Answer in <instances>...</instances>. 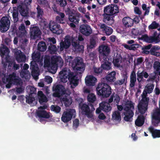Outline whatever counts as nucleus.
Masks as SVG:
<instances>
[{"instance_id": "44", "label": "nucleus", "mask_w": 160, "mask_h": 160, "mask_svg": "<svg viewBox=\"0 0 160 160\" xmlns=\"http://www.w3.org/2000/svg\"><path fill=\"white\" fill-rule=\"evenodd\" d=\"M96 99V97L94 94L91 93L88 95L87 100L90 103H93Z\"/></svg>"}, {"instance_id": "19", "label": "nucleus", "mask_w": 160, "mask_h": 160, "mask_svg": "<svg viewBox=\"0 0 160 160\" xmlns=\"http://www.w3.org/2000/svg\"><path fill=\"white\" fill-rule=\"evenodd\" d=\"M30 33L31 38L36 39L41 35V32L38 27L34 26L30 28Z\"/></svg>"}, {"instance_id": "34", "label": "nucleus", "mask_w": 160, "mask_h": 160, "mask_svg": "<svg viewBox=\"0 0 160 160\" xmlns=\"http://www.w3.org/2000/svg\"><path fill=\"white\" fill-rule=\"evenodd\" d=\"M145 118L143 115H140L138 116L135 121V124L138 127H140L143 125L144 123Z\"/></svg>"}, {"instance_id": "32", "label": "nucleus", "mask_w": 160, "mask_h": 160, "mask_svg": "<svg viewBox=\"0 0 160 160\" xmlns=\"http://www.w3.org/2000/svg\"><path fill=\"white\" fill-rule=\"evenodd\" d=\"M148 130L151 133L153 138H160V130L155 129L152 127H149Z\"/></svg>"}, {"instance_id": "35", "label": "nucleus", "mask_w": 160, "mask_h": 160, "mask_svg": "<svg viewBox=\"0 0 160 160\" xmlns=\"http://www.w3.org/2000/svg\"><path fill=\"white\" fill-rule=\"evenodd\" d=\"M37 114L39 118H49L50 116L49 113L45 110H39L37 112Z\"/></svg>"}, {"instance_id": "62", "label": "nucleus", "mask_w": 160, "mask_h": 160, "mask_svg": "<svg viewBox=\"0 0 160 160\" xmlns=\"http://www.w3.org/2000/svg\"><path fill=\"white\" fill-rule=\"evenodd\" d=\"M40 55L39 53L34 52L32 55V58L33 60L39 59Z\"/></svg>"}, {"instance_id": "38", "label": "nucleus", "mask_w": 160, "mask_h": 160, "mask_svg": "<svg viewBox=\"0 0 160 160\" xmlns=\"http://www.w3.org/2000/svg\"><path fill=\"white\" fill-rule=\"evenodd\" d=\"M9 49L4 45H3L0 48V54L2 57L9 54Z\"/></svg>"}, {"instance_id": "5", "label": "nucleus", "mask_w": 160, "mask_h": 160, "mask_svg": "<svg viewBox=\"0 0 160 160\" xmlns=\"http://www.w3.org/2000/svg\"><path fill=\"white\" fill-rule=\"evenodd\" d=\"M79 106L82 111V113L83 114H85L89 118H92V112L95 110L93 105L91 103L88 104L86 103H79Z\"/></svg>"}, {"instance_id": "9", "label": "nucleus", "mask_w": 160, "mask_h": 160, "mask_svg": "<svg viewBox=\"0 0 160 160\" xmlns=\"http://www.w3.org/2000/svg\"><path fill=\"white\" fill-rule=\"evenodd\" d=\"M110 49L107 45H102L99 48V60H104V58H108V57L110 52Z\"/></svg>"}, {"instance_id": "51", "label": "nucleus", "mask_w": 160, "mask_h": 160, "mask_svg": "<svg viewBox=\"0 0 160 160\" xmlns=\"http://www.w3.org/2000/svg\"><path fill=\"white\" fill-rule=\"evenodd\" d=\"M159 24L156 21H153L152 23L148 26L149 29H153L157 28L159 27Z\"/></svg>"}, {"instance_id": "12", "label": "nucleus", "mask_w": 160, "mask_h": 160, "mask_svg": "<svg viewBox=\"0 0 160 160\" xmlns=\"http://www.w3.org/2000/svg\"><path fill=\"white\" fill-rule=\"evenodd\" d=\"M75 111L73 109H68L63 113L61 120L64 122H67L70 121Z\"/></svg>"}, {"instance_id": "57", "label": "nucleus", "mask_w": 160, "mask_h": 160, "mask_svg": "<svg viewBox=\"0 0 160 160\" xmlns=\"http://www.w3.org/2000/svg\"><path fill=\"white\" fill-rule=\"evenodd\" d=\"M96 44V40L94 38H92L90 39V45L89 48H94Z\"/></svg>"}, {"instance_id": "4", "label": "nucleus", "mask_w": 160, "mask_h": 160, "mask_svg": "<svg viewBox=\"0 0 160 160\" xmlns=\"http://www.w3.org/2000/svg\"><path fill=\"white\" fill-rule=\"evenodd\" d=\"M134 109V103L130 101H128L123 108V114L125 115L124 120L127 122L130 121V119L133 116V110Z\"/></svg>"}, {"instance_id": "16", "label": "nucleus", "mask_w": 160, "mask_h": 160, "mask_svg": "<svg viewBox=\"0 0 160 160\" xmlns=\"http://www.w3.org/2000/svg\"><path fill=\"white\" fill-rule=\"evenodd\" d=\"M97 82V78L92 75H88L85 78V82L87 86H93Z\"/></svg>"}, {"instance_id": "15", "label": "nucleus", "mask_w": 160, "mask_h": 160, "mask_svg": "<svg viewBox=\"0 0 160 160\" xmlns=\"http://www.w3.org/2000/svg\"><path fill=\"white\" fill-rule=\"evenodd\" d=\"M70 72V70L68 71L67 68H63L59 73V75L61 82L65 83L68 81V74Z\"/></svg>"}, {"instance_id": "10", "label": "nucleus", "mask_w": 160, "mask_h": 160, "mask_svg": "<svg viewBox=\"0 0 160 160\" xmlns=\"http://www.w3.org/2000/svg\"><path fill=\"white\" fill-rule=\"evenodd\" d=\"M11 22L9 18L7 16L2 17L0 20V31L4 32L9 28Z\"/></svg>"}, {"instance_id": "13", "label": "nucleus", "mask_w": 160, "mask_h": 160, "mask_svg": "<svg viewBox=\"0 0 160 160\" xmlns=\"http://www.w3.org/2000/svg\"><path fill=\"white\" fill-rule=\"evenodd\" d=\"M68 79L72 88H74L78 85L79 79L78 76L70 71L68 74Z\"/></svg>"}, {"instance_id": "59", "label": "nucleus", "mask_w": 160, "mask_h": 160, "mask_svg": "<svg viewBox=\"0 0 160 160\" xmlns=\"http://www.w3.org/2000/svg\"><path fill=\"white\" fill-rule=\"evenodd\" d=\"M38 99L39 102L40 103L46 102L48 101L47 98L45 95L38 98Z\"/></svg>"}, {"instance_id": "6", "label": "nucleus", "mask_w": 160, "mask_h": 160, "mask_svg": "<svg viewBox=\"0 0 160 160\" xmlns=\"http://www.w3.org/2000/svg\"><path fill=\"white\" fill-rule=\"evenodd\" d=\"M142 93L141 102L138 104V107L139 112L142 115L144 114L147 110L149 98L147 97V95Z\"/></svg>"}, {"instance_id": "43", "label": "nucleus", "mask_w": 160, "mask_h": 160, "mask_svg": "<svg viewBox=\"0 0 160 160\" xmlns=\"http://www.w3.org/2000/svg\"><path fill=\"white\" fill-rule=\"evenodd\" d=\"M20 75L22 78H24L26 79H29L30 77V72L28 70H22Z\"/></svg>"}, {"instance_id": "14", "label": "nucleus", "mask_w": 160, "mask_h": 160, "mask_svg": "<svg viewBox=\"0 0 160 160\" xmlns=\"http://www.w3.org/2000/svg\"><path fill=\"white\" fill-rule=\"evenodd\" d=\"M80 31L83 35L88 36L92 32V29L90 26L87 24H83L80 26Z\"/></svg>"}, {"instance_id": "46", "label": "nucleus", "mask_w": 160, "mask_h": 160, "mask_svg": "<svg viewBox=\"0 0 160 160\" xmlns=\"http://www.w3.org/2000/svg\"><path fill=\"white\" fill-rule=\"evenodd\" d=\"M37 17L38 18L40 19L42 18L43 15L44 14L43 9L39 5H38L37 7Z\"/></svg>"}, {"instance_id": "63", "label": "nucleus", "mask_w": 160, "mask_h": 160, "mask_svg": "<svg viewBox=\"0 0 160 160\" xmlns=\"http://www.w3.org/2000/svg\"><path fill=\"white\" fill-rule=\"evenodd\" d=\"M131 33L134 36H138V35H140L139 31L134 28H133L132 29Z\"/></svg>"}, {"instance_id": "17", "label": "nucleus", "mask_w": 160, "mask_h": 160, "mask_svg": "<svg viewBox=\"0 0 160 160\" xmlns=\"http://www.w3.org/2000/svg\"><path fill=\"white\" fill-rule=\"evenodd\" d=\"M49 28L50 30L53 33L60 34L61 27L60 25L54 22H50L49 24Z\"/></svg>"}, {"instance_id": "24", "label": "nucleus", "mask_w": 160, "mask_h": 160, "mask_svg": "<svg viewBox=\"0 0 160 160\" xmlns=\"http://www.w3.org/2000/svg\"><path fill=\"white\" fill-rule=\"evenodd\" d=\"M122 23L126 28L132 27L133 25V19L129 17H125L122 20Z\"/></svg>"}, {"instance_id": "60", "label": "nucleus", "mask_w": 160, "mask_h": 160, "mask_svg": "<svg viewBox=\"0 0 160 160\" xmlns=\"http://www.w3.org/2000/svg\"><path fill=\"white\" fill-rule=\"evenodd\" d=\"M143 71H142L141 72H140L139 71H138L137 72V74L138 77L137 80L139 82H140L141 81L142 79L143 78Z\"/></svg>"}, {"instance_id": "23", "label": "nucleus", "mask_w": 160, "mask_h": 160, "mask_svg": "<svg viewBox=\"0 0 160 160\" xmlns=\"http://www.w3.org/2000/svg\"><path fill=\"white\" fill-rule=\"evenodd\" d=\"M103 21L109 25H112L114 22L113 18L115 16H111L108 14H103Z\"/></svg>"}, {"instance_id": "21", "label": "nucleus", "mask_w": 160, "mask_h": 160, "mask_svg": "<svg viewBox=\"0 0 160 160\" xmlns=\"http://www.w3.org/2000/svg\"><path fill=\"white\" fill-rule=\"evenodd\" d=\"M102 63L101 64V67L102 69L105 70H109L111 69V60L108 58H104V60H99Z\"/></svg>"}, {"instance_id": "20", "label": "nucleus", "mask_w": 160, "mask_h": 160, "mask_svg": "<svg viewBox=\"0 0 160 160\" xmlns=\"http://www.w3.org/2000/svg\"><path fill=\"white\" fill-rule=\"evenodd\" d=\"M71 93L69 91L68 94L65 93L62 98V101L66 107L69 106L72 103V99L70 96Z\"/></svg>"}, {"instance_id": "64", "label": "nucleus", "mask_w": 160, "mask_h": 160, "mask_svg": "<svg viewBox=\"0 0 160 160\" xmlns=\"http://www.w3.org/2000/svg\"><path fill=\"white\" fill-rule=\"evenodd\" d=\"M114 102L117 104H118L120 100V98L119 95L116 94L115 96L114 95Z\"/></svg>"}, {"instance_id": "31", "label": "nucleus", "mask_w": 160, "mask_h": 160, "mask_svg": "<svg viewBox=\"0 0 160 160\" xmlns=\"http://www.w3.org/2000/svg\"><path fill=\"white\" fill-rule=\"evenodd\" d=\"M160 49V47L158 46H153L150 49V52L151 55L157 57L160 56V53L158 52Z\"/></svg>"}, {"instance_id": "29", "label": "nucleus", "mask_w": 160, "mask_h": 160, "mask_svg": "<svg viewBox=\"0 0 160 160\" xmlns=\"http://www.w3.org/2000/svg\"><path fill=\"white\" fill-rule=\"evenodd\" d=\"M100 107L102 108V110L106 112H109L112 109V107L110 106V104L105 102L101 103L100 104Z\"/></svg>"}, {"instance_id": "50", "label": "nucleus", "mask_w": 160, "mask_h": 160, "mask_svg": "<svg viewBox=\"0 0 160 160\" xmlns=\"http://www.w3.org/2000/svg\"><path fill=\"white\" fill-rule=\"evenodd\" d=\"M160 41V38L159 37V35L157 36H151L150 43L153 42L156 43H158Z\"/></svg>"}, {"instance_id": "48", "label": "nucleus", "mask_w": 160, "mask_h": 160, "mask_svg": "<svg viewBox=\"0 0 160 160\" xmlns=\"http://www.w3.org/2000/svg\"><path fill=\"white\" fill-rule=\"evenodd\" d=\"M57 4L60 7H64L67 4L66 0H56Z\"/></svg>"}, {"instance_id": "37", "label": "nucleus", "mask_w": 160, "mask_h": 160, "mask_svg": "<svg viewBox=\"0 0 160 160\" xmlns=\"http://www.w3.org/2000/svg\"><path fill=\"white\" fill-rule=\"evenodd\" d=\"M136 81V73L134 71H133L132 72L130 76V83L129 86L131 88H132L134 87Z\"/></svg>"}, {"instance_id": "47", "label": "nucleus", "mask_w": 160, "mask_h": 160, "mask_svg": "<svg viewBox=\"0 0 160 160\" xmlns=\"http://www.w3.org/2000/svg\"><path fill=\"white\" fill-rule=\"evenodd\" d=\"M48 51L51 53H54L57 51V48L56 46L50 43L48 46Z\"/></svg>"}, {"instance_id": "45", "label": "nucleus", "mask_w": 160, "mask_h": 160, "mask_svg": "<svg viewBox=\"0 0 160 160\" xmlns=\"http://www.w3.org/2000/svg\"><path fill=\"white\" fill-rule=\"evenodd\" d=\"M138 39L139 40H141L150 43L151 36L149 37L148 35L144 34L142 35L141 37H138Z\"/></svg>"}, {"instance_id": "61", "label": "nucleus", "mask_w": 160, "mask_h": 160, "mask_svg": "<svg viewBox=\"0 0 160 160\" xmlns=\"http://www.w3.org/2000/svg\"><path fill=\"white\" fill-rule=\"evenodd\" d=\"M29 88L30 90V93L33 95V94L36 95V89L33 87L31 86H29Z\"/></svg>"}, {"instance_id": "3", "label": "nucleus", "mask_w": 160, "mask_h": 160, "mask_svg": "<svg viewBox=\"0 0 160 160\" xmlns=\"http://www.w3.org/2000/svg\"><path fill=\"white\" fill-rule=\"evenodd\" d=\"M63 62L62 58L59 56H54L51 58L50 62L49 59L45 58L44 60V66L45 67H51V69L56 71L58 67H61L63 65Z\"/></svg>"}, {"instance_id": "41", "label": "nucleus", "mask_w": 160, "mask_h": 160, "mask_svg": "<svg viewBox=\"0 0 160 160\" xmlns=\"http://www.w3.org/2000/svg\"><path fill=\"white\" fill-rule=\"evenodd\" d=\"M47 46L46 44L43 41L39 42L38 45V50L41 52H43L46 50Z\"/></svg>"}, {"instance_id": "52", "label": "nucleus", "mask_w": 160, "mask_h": 160, "mask_svg": "<svg viewBox=\"0 0 160 160\" xmlns=\"http://www.w3.org/2000/svg\"><path fill=\"white\" fill-rule=\"evenodd\" d=\"M153 68L157 73L160 72V63L158 61H155L153 64Z\"/></svg>"}, {"instance_id": "1", "label": "nucleus", "mask_w": 160, "mask_h": 160, "mask_svg": "<svg viewBox=\"0 0 160 160\" xmlns=\"http://www.w3.org/2000/svg\"><path fill=\"white\" fill-rule=\"evenodd\" d=\"M84 40V39L81 35H79L78 37H71L69 35H67L65 37L64 41H62L60 42V50L62 51L64 49H67L70 47L72 43V45L75 49H78V51H80V48H83L82 45H80L79 42Z\"/></svg>"}, {"instance_id": "54", "label": "nucleus", "mask_w": 160, "mask_h": 160, "mask_svg": "<svg viewBox=\"0 0 160 160\" xmlns=\"http://www.w3.org/2000/svg\"><path fill=\"white\" fill-rule=\"evenodd\" d=\"M18 11H14L13 12L12 16L14 22H17L19 20L18 18Z\"/></svg>"}, {"instance_id": "39", "label": "nucleus", "mask_w": 160, "mask_h": 160, "mask_svg": "<svg viewBox=\"0 0 160 160\" xmlns=\"http://www.w3.org/2000/svg\"><path fill=\"white\" fill-rule=\"evenodd\" d=\"M153 119L160 122V109L158 108L156 109L152 115Z\"/></svg>"}, {"instance_id": "42", "label": "nucleus", "mask_w": 160, "mask_h": 160, "mask_svg": "<svg viewBox=\"0 0 160 160\" xmlns=\"http://www.w3.org/2000/svg\"><path fill=\"white\" fill-rule=\"evenodd\" d=\"M79 17L76 15H70L68 17L69 20L70 22L76 24L78 23L79 21Z\"/></svg>"}, {"instance_id": "28", "label": "nucleus", "mask_w": 160, "mask_h": 160, "mask_svg": "<svg viewBox=\"0 0 160 160\" xmlns=\"http://www.w3.org/2000/svg\"><path fill=\"white\" fill-rule=\"evenodd\" d=\"M30 68L32 70L31 73L32 76H34L38 73V68L35 62L32 61L31 62Z\"/></svg>"}, {"instance_id": "30", "label": "nucleus", "mask_w": 160, "mask_h": 160, "mask_svg": "<svg viewBox=\"0 0 160 160\" xmlns=\"http://www.w3.org/2000/svg\"><path fill=\"white\" fill-rule=\"evenodd\" d=\"M58 16H56V21L57 23L64 24L65 23V15L63 12H58Z\"/></svg>"}, {"instance_id": "55", "label": "nucleus", "mask_w": 160, "mask_h": 160, "mask_svg": "<svg viewBox=\"0 0 160 160\" xmlns=\"http://www.w3.org/2000/svg\"><path fill=\"white\" fill-rule=\"evenodd\" d=\"M128 77L126 75H123V79L119 80L117 82V83L119 85H122L125 82L127 81Z\"/></svg>"}, {"instance_id": "11", "label": "nucleus", "mask_w": 160, "mask_h": 160, "mask_svg": "<svg viewBox=\"0 0 160 160\" xmlns=\"http://www.w3.org/2000/svg\"><path fill=\"white\" fill-rule=\"evenodd\" d=\"M52 90L54 91L53 95L55 97H58L64 95L66 93V90L64 87L61 84L54 85Z\"/></svg>"}, {"instance_id": "56", "label": "nucleus", "mask_w": 160, "mask_h": 160, "mask_svg": "<svg viewBox=\"0 0 160 160\" xmlns=\"http://www.w3.org/2000/svg\"><path fill=\"white\" fill-rule=\"evenodd\" d=\"M93 69L94 73L97 74L102 73L103 70V69L101 67L98 68L94 67Z\"/></svg>"}, {"instance_id": "22", "label": "nucleus", "mask_w": 160, "mask_h": 160, "mask_svg": "<svg viewBox=\"0 0 160 160\" xmlns=\"http://www.w3.org/2000/svg\"><path fill=\"white\" fill-rule=\"evenodd\" d=\"M14 54L16 60L18 62H24L25 61L26 57L21 50L16 52Z\"/></svg>"}, {"instance_id": "25", "label": "nucleus", "mask_w": 160, "mask_h": 160, "mask_svg": "<svg viewBox=\"0 0 160 160\" xmlns=\"http://www.w3.org/2000/svg\"><path fill=\"white\" fill-rule=\"evenodd\" d=\"M116 72L115 71H113L109 73L105 77V78H103V80H106L107 82H114L116 79L115 76Z\"/></svg>"}, {"instance_id": "33", "label": "nucleus", "mask_w": 160, "mask_h": 160, "mask_svg": "<svg viewBox=\"0 0 160 160\" xmlns=\"http://www.w3.org/2000/svg\"><path fill=\"white\" fill-rule=\"evenodd\" d=\"M154 86L153 83H150L147 84L142 92L143 93L147 95L148 93L150 94L152 92Z\"/></svg>"}, {"instance_id": "27", "label": "nucleus", "mask_w": 160, "mask_h": 160, "mask_svg": "<svg viewBox=\"0 0 160 160\" xmlns=\"http://www.w3.org/2000/svg\"><path fill=\"white\" fill-rule=\"evenodd\" d=\"M122 60V58L121 55L117 54L116 56L113 58L112 63L114 66L118 68L119 67Z\"/></svg>"}, {"instance_id": "58", "label": "nucleus", "mask_w": 160, "mask_h": 160, "mask_svg": "<svg viewBox=\"0 0 160 160\" xmlns=\"http://www.w3.org/2000/svg\"><path fill=\"white\" fill-rule=\"evenodd\" d=\"M139 44L135 43V42L132 45H130V50H135L139 48Z\"/></svg>"}, {"instance_id": "7", "label": "nucleus", "mask_w": 160, "mask_h": 160, "mask_svg": "<svg viewBox=\"0 0 160 160\" xmlns=\"http://www.w3.org/2000/svg\"><path fill=\"white\" fill-rule=\"evenodd\" d=\"M72 65L74 70L79 71V73H82L85 69V66L82 59L80 57L76 58L72 61Z\"/></svg>"}, {"instance_id": "2", "label": "nucleus", "mask_w": 160, "mask_h": 160, "mask_svg": "<svg viewBox=\"0 0 160 160\" xmlns=\"http://www.w3.org/2000/svg\"><path fill=\"white\" fill-rule=\"evenodd\" d=\"M103 82L104 81L102 80L101 82L98 84L96 88V90L98 95L102 98H107L111 95L112 89L108 84Z\"/></svg>"}, {"instance_id": "36", "label": "nucleus", "mask_w": 160, "mask_h": 160, "mask_svg": "<svg viewBox=\"0 0 160 160\" xmlns=\"http://www.w3.org/2000/svg\"><path fill=\"white\" fill-rule=\"evenodd\" d=\"M100 28H101L103 29V31L105 32L107 35H110L112 32L113 30L112 28L108 26L105 24H102Z\"/></svg>"}, {"instance_id": "26", "label": "nucleus", "mask_w": 160, "mask_h": 160, "mask_svg": "<svg viewBox=\"0 0 160 160\" xmlns=\"http://www.w3.org/2000/svg\"><path fill=\"white\" fill-rule=\"evenodd\" d=\"M12 77H13L12 84L17 86L22 87V85L23 82L21 79L18 76H17L16 74L14 73H13Z\"/></svg>"}, {"instance_id": "18", "label": "nucleus", "mask_w": 160, "mask_h": 160, "mask_svg": "<svg viewBox=\"0 0 160 160\" xmlns=\"http://www.w3.org/2000/svg\"><path fill=\"white\" fill-rule=\"evenodd\" d=\"M18 9L22 16L24 17H28L29 16V8L28 6L24 4L20 5Z\"/></svg>"}, {"instance_id": "49", "label": "nucleus", "mask_w": 160, "mask_h": 160, "mask_svg": "<svg viewBox=\"0 0 160 160\" xmlns=\"http://www.w3.org/2000/svg\"><path fill=\"white\" fill-rule=\"evenodd\" d=\"M31 94H29V96H27L26 97V102L29 104L32 103V102L35 100V98Z\"/></svg>"}, {"instance_id": "8", "label": "nucleus", "mask_w": 160, "mask_h": 160, "mask_svg": "<svg viewBox=\"0 0 160 160\" xmlns=\"http://www.w3.org/2000/svg\"><path fill=\"white\" fill-rule=\"evenodd\" d=\"M119 12V7L115 4H112L105 7L103 8V14L115 16Z\"/></svg>"}, {"instance_id": "40", "label": "nucleus", "mask_w": 160, "mask_h": 160, "mask_svg": "<svg viewBox=\"0 0 160 160\" xmlns=\"http://www.w3.org/2000/svg\"><path fill=\"white\" fill-rule=\"evenodd\" d=\"M112 119L113 120L120 122L121 120L120 113L118 111H114L112 115Z\"/></svg>"}, {"instance_id": "53", "label": "nucleus", "mask_w": 160, "mask_h": 160, "mask_svg": "<svg viewBox=\"0 0 160 160\" xmlns=\"http://www.w3.org/2000/svg\"><path fill=\"white\" fill-rule=\"evenodd\" d=\"M61 109V108L58 106H55L54 105H52L51 107V110L54 111L57 113H59L60 112Z\"/></svg>"}]
</instances>
